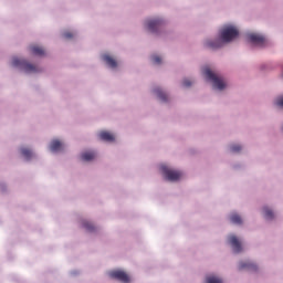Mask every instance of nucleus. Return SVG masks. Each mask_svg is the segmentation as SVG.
I'll return each mask as SVG.
<instances>
[{"label":"nucleus","mask_w":283,"mask_h":283,"mask_svg":"<svg viewBox=\"0 0 283 283\" xmlns=\"http://www.w3.org/2000/svg\"><path fill=\"white\" fill-rule=\"evenodd\" d=\"M21 154L23 157L27 158V160H30L32 158V150H30L28 148H22Z\"/></svg>","instance_id":"obj_17"},{"label":"nucleus","mask_w":283,"mask_h":283,"mask_svg":"<svg viewBox=\"0 0 283 283\" xmlns=\"http://www.w3.org/2000/svg\"><path fill=\"white\" fill-rule=\"evenodd\" d=\"M182 85L184 87H191V85H193V82H191V80H184Z\"/></svg>","instance_id":"obj_23"},{"label":"nucleus","mask_w":283,"mask_h":283,"mask_svg":"<svg viewBox=\"0 0 283 283\" xmlns=\"http://www.w3.org/2000/svg\"><path fill=\"white\" fill-rule=\"evenodd\" d=\"M229 242H230L234 253H241V251H242V243H240V240H238V237L231 234L229 237Z\"/></svg>","instance_id":"obj_8"},{"label":"nucleus","mask_w":283,"mask_h":283,"mask_svg":"<svg viewBox=\"0 0 283 283\" xmlns=\"http://www.w3.org/2000/svg\"><path fill=\"white\" fill-rule=\"evenodd\" d=\"M242 269H248L249 271H258V265L252 262H241L239 264V271H242Z\"/></svg>","instance_id":"obj_10"},{"label":"nucleus","mask_w":283,"mask_h":283,"mask_svg":"<svg viewBox=\"0 0 283 283\" xmlns=\"http://www.w3.org/2000/svg\"><path fill=\"white\" fill-rule=\"evenodd\" d=\"M160 171L165 176V179L170 180L171 182L180 180V178H182V172L171 169L165 165L160 167Z\"/></svg>","instance_id":"obj_4"},{"label":"nucleus","mask_w":283,"mask_h":283,"mask_svg":"<svg viewBox=\"0 0 283 283\" xmlns=\"http://www.w3.org/2000/svg\"><path fill=\"white\" fill-rule=\"evenodd\" d=\"M207 283H222V280L216 277V276H208Z\"/></svg>","instance_id":"obj_20"},{"label":"nucleus","mask_w":283,"mask_h":283,"mask_svg":"<svg viewBox=\"0 0 283 283\" xmlns=\"http://www.w3.org/2000/svg\"><path fill=\"white\" fill-rule=\"evenodd\" d=\"M203 74L208 78V81H211L213 83V87H216L217 90H224V87H227L224 80H222V77H218V75H216V73H212L210 69H205Z\"/></svg>","instance_id":"obj_3"},{"label":"nucleus","mask_w":283,"mask_h":283,"mask_svg":"<svg viewBox=\"0 0 283 283\" xmlns=\"http://www.w3.org/2000/svg\"><path fill=\"white\" fill-rule=\"evenodd\" d=\"M153 63H155L156 65H160V63H163V60L160 59V56L154 55Z\"/></svg>","instance_id":"obj_22"},{"label":"nucleus","mask_w":283,"mask_h":283,"mask_svg":"<svg viewBox=\"0 0 283 283\" xmlns=\"http://www.w3.org/2000/svg\"><path fill=\"white\" fill-rule=\"evenodd\" d=\"M247 39L253 45H264L266 43V39L258 33H248Z\"/></svg>","instance_id":"obj_6"},{"label":"nucleus","mask_w":283,"mask_h":283,"mask_svg":"<svg viewBox=\"0 0 283 283\" xmlns=\"http://www.w3.org/2000/svg\"><path fill=\"white\" fill-rule=\"evenodd\" d=\"M276 105L279 107H283V96H280V97L276 98Z\"/></svg>","instance_id":"obj_25"},{"label":"nucleus","mask_w":283,"mask_h":283,"mask_svg":"<svg viewBox=\"0 0 283 283\" xmlns=\"http://www.w3.org/2000/svg\"><path fill=\"white\" fill-rule=\"evenodd\" d=\"M50 149L51 151H61V149H63V144L57 139H54L51 142Z\"/></svg>","instance_id":"obj_13"},{"label":"nucleus","mask_w":283,"mask_h":283,"mask_svg":"<svg viewBox=\"0 0 283 283\" xmlns=\"http://www.w3.org/2000/svg\"><path fill=\"white\" fill-rule=\"evenodd\" d=\"M239 34H240V31H238L235 27L228 25V27H224L220 32L221 41L220 40L207 41L206 45L207 48H210V50H218V48H220L222 43H231L233 39H238Z\"/></svg>","instance_id":"obj_1"},{"label":"nucleus","mask_w":283,"mask_h":283,"mask_svg":"<svg viewBox=\"0 0 283 283\" xmlns=\"http://www.w3.org/2000/svg\"><path fill=\"white\" fill-rule=\"evenodd\" d=\"M264 217L266 220H273V211L269 208H263Z\"/></svg>","instance_id":"obj_18"},{"label":"nucleus","mask_w":283,"mask_h":283,"mask_svg":"<svg viewBox=\"0 0 283 283\" xmlns=\"http://www.w3.org/2000/svg\"><path fill=\"white\" fill-rule=\"evenodd\" d=\"M82 160L88 163L90 160H94L96 158V153L94 151H86L81 155Z\"/></svg>","instance_id":"obj_14"},{"label":"nucleus","mask_w":283,"mask_h":283,"mask_svg":"<svg viewBox=\"0 0 283 283\" xmlns=\"http://www.w3.org/2000/svg\"><path fill=\"white\" fill-rule=\"evenodd\" d=\"M155 94L160 98V101H167V93L163 92L161 88H156Z\"/></svg>","instance_id":"obj_16"},{"label":"nucleus","mask_w":283,"mask_h":283,"mask_svg":"<svg viewBox=\"0 0 283 283\" xmlns=\"http://www.w3.org/2000/svg\"><path fill=\"white\" fill-rule=\"evenodd\" d=\"M112 280H118V282L129 283V275L122 270H114L108 273Z\"/></svg>","instance_id":"obj_5"},{"label":"nucleus","mask_w":283,"mask_h":283,"mask_svg":"<svg viewBox=\"0 0 283 283\" xmlns=\"http://www.w3.org/2000/svg\"><path fill=\"white\" fill-rule=\"evenodd\" d=\"M63 36H64V39H73L74 34L70 31H66V32L63 33Z\"/></svg>","instance_id":"obj_24"},{"label":"nucleus","mask_w":283,"mask_h":283,"mask_svg":"<svg viewBox=\"0 0 283 283\" xmlns=\"http://www.w3.org/2000/svg\"><path fill=\"white\" fill-rule=\"evenodd\" d=\"M103 61H105V63L113 69L118 66V63L116 62V60H114V57L107 54L103 55Z\"/></svg>","instance_id":"obj_12"},{"label":"nucleus","mask_w":283,"mask_h":283,"mask_svg":"<svg viewBox=\"0 0 283 283\" xmlns=\"http://www.w3.org/2000/svg\"><path fill=\"white\" fill-rule=\"evenodd\" d=\"M231 151H233L234 154H238V151H241L242 150V146L240 145H232L230 147Z\"/></svg>","instance_id":"obj_21"},{"label":"nucleus","mask_w":283,"mask_h":283,"mask_svg":"<svg viewBox=\"0 0 283 283\" xmlns=\"http://www.w3.org/2000/svg\"><path fill=\"white\" fill-rule=\"evenodd\" d=\"M98 137L101 138V140H105L106 143H114V140H116L114 135L107 130H102L98 134Z\"/></svg>","instance_id":"obj_9"},{"label":"nucleus","mask_w":283,"mask_h":283,"mask_svg":"<svg viewBox=\"0 0 283 283\" xmlns=\"http://www.w3.org/2000/svg\"><path fill=\"white\" fill-rule=\"evenodd\" d=\"M230 221L232 222V224H242V217H240V214L238 213H232L230 216Z\"/></svg>","instance_id":"obj_15"},{"label":"nucleus","mask_w":283,"mask_h":283,"mask_svg":"<svg viewBox=\"0 0 283 283\" xmlns=\"http://www.w3.org/2000/svg\"><path fill=\"white\" fill-rule=\"evenodd\" d=\"M83 227H84V229H86V231H94V229H95L94 223L88 222V221H84Z\"/></svg>","instance_id":"obj_19"},{"label":"nucleus","mask_w":283,"mask_h":283,"mask_svg":"<svg viewBox=\"0 0 283 283\" xmlns=\"http://www.w3.org/2000/svg\"><path fill=\"white\" fill-rule=\"evenodd\" d=\"M146 25L149 30V32H158L160 28H163V20L156 19V20H148L146 22Z\"/></svg>","instance_id":"obj_7"},{"label":"nucleus","mask_w":283,"mask_h":283,"mask_svg":"<svg viewBox=\"0 0 283 283\" xmlns=\"http://www.w3.org/2000/svg\"><path fill=\"white\" fill-rule=\"evenodd\" d=\"M12 66L20 67V70H23L27 74H36V72H40L39 67L19 57H13Z\"/></svg>","instance_id":"obj_2"},{"label":"nucleus","mask_w":283,"mask_h":283,"mask_svg":"<svg viewBox=\"0 0 283 283\" xmlns=\"http://www.w3.org/2000/svg\"><path fill=\"white\" fill-rule=\"evenodd\" d=\"M30 52L33 53L35 56H44L45 55V50L39 45H31L30 46Z\"/></svg>","instance_id":"obj_11"}]
</instances>
